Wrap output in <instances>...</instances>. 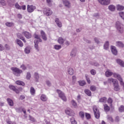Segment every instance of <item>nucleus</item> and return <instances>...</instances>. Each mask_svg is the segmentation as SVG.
<instances>
[{"mask_svg":"<svg viewBox=\"0 0 124 124\" xmlns=\"http://www.w3.org/2000/svg\"><path fill=\"white\" fill-rule=\"evenodd\" d=\"M116 28L118 33H121V34L124 33V25H123L120 21L116 22Z\"/></svg>","mask_w":124,"mask_h":124,"instance_id":"nucleus-1","label":"nucleus"},{"mask_svg":"<svg viewBox=\"0 0 124 124\" xmlns=\"http://www.w3.org/2000/svg\"><path fill=\"white\" fill-rule=\"evenodd\" d=\"M11 70L13 71V74L15 75V76H20L21 74L23 73V71L22 70H20V69L13 67L11 68Z\"/></svg>","mask_w":124,"mask_h":124,"instance_id":"nucleus-2","label":"nucleus"},{"mask_svg":"<svg viewBox=\"0 0 124 124\" xmlns=\"http://www.w3.org/2000/svg\"><path fill=\"white\" fill-rule=\"evenodd\" d=\"M93 111L94 112V115L95 119H99L100 118V112L99 109L96 106H94L93 107Z\"/></svg>","mask_w":124,"mask_h":124,"instance_id":"nucleus-3","label":"nucleus"},{"mask_svg":"<svg viewBox=\"0 0 124 124\" xmlns=\"http://www.w3.org/2000/svg\"><path fill=\"white\" fill-rule=\"evenodd\" d=\"M57 93H58L59 97L63 100V101H64L65 102L67 101V99L66 98V96H65V94L62 92V91L57 89Z\"/></svg>","mask_w":124,"mask_h":124,"instance_id":"nucleus-4","label":"nucleus"},{"mask_svg":"<svg viewBox=\"0 0 124 124\" xmlns=\"http://www.w3.org/2000/svg\"><path fill=\"white\" fill-rule=\"evenodd\" d=\"M112 75H113V77H114V78L118 79V80L120 81V84H123V78H122V77L121 75H120V74L114 73Z\"/></svg>","mask_w":124,"mask_h":124,"instance_id":"nucleus-5","label":"nucleus"},{"mask_svg":"<svg viewBox=\"0 0 124 124\" xmlns=\"http://www.w3.org/2000/svg\"><path fill=\"white\" fill-rule=\"evenodd\" d=\"M36 8L35 7V6H33L32 5H28L27 11H28V12H29V13H31L33 12V11H34V10Z\"/></svg>","mask_w":124,"mask_h":124,"instance_id":"nucleus-6","label":"nucleus"},{"mask_svg":"<svg viewBox=\"0 0 124 124\" xmlns=\"http://www.w3.org/2000/svg\"><path fill=\"white\" fill-rule=\"evenodd\" d=\"M44 14L46 15V16H50V15H52V14H53V11H52L50 9H44Z\"/></svg>","mask_w":124,"mask_h":124,"instance_id":"nucleus-7","label":"nucleus"},{"mask_svg":"<svg viewBox=\"0 0 124 124\" xmlns=\"http://www.w3.org/2000/svg\"><path fill=\"white\" fill-rule=\"evenodd\" d=\"M99 3L102 5H108L110 4V0H98Z\"/></svg>","mask_w":124,"mask_h":124,"instance_id":"nucleus-8","label":"nucleus"},{"mask_svg":"<svg viewBox=\"0 0 124 124\" xmlns=\"http://www.w3.org/2000/svg\"><path fill=\"white\" fill-rule=\"evenodd\" d=\"M110 50L112 54L114 55V56H117L118 55V50H117V48H116V46H111Z\"/></svg>","mask_w":124,"mask_h":124,"instance_id":"nucleus-9","label":"nucleus"},{"mask_svg":"<svg viewBox=\"0 0 124 124\" xmlns=\"http://www.w3.org/2000/svg\"><path fill=\"white\" fill-rule=\"evenodd\" d=\"M9 88L10 90H12L14 92H15L16 93H20V91L18 89L16 88V87L15 86L11 85L9 86Z\"/></svg>","mask_w":124,"mask_h":124,"instance_id":"nucleus-10","label":"nucleus"},{"mask_svg":"<svg viewBox=\"0 0 124 124\" xmlns=\"http://www.w3.org/2000/svg\"><path fill=\"white\" fill-rule=\"evenodd\" d=\"M114 90L115 92H119L121 90L120 86L119 85V82L117 81L113 84Z\"/></svg>","mask_w":124,"mask_h":124,"instance_id":"nucleus-11","label":"nucleus"},{"mask_svg":"<svg viewBox=\"0 0 124 124\" xmlns=\"http://www.w3.org/2000/svg\"><path fill=\"white\" fill-rule=\"evenodd\" d=\"M40 33H41V36L42 39L43 40H44L45 41H46L47 35H46V33H45V32H44V31H43V30H41Z\"/></svg>","mask_w":124,"mask_h":124,"instance_id":"nucleus-12","label":"nucleus"},{"mask_svg":"<svg viewBox=\"0 0 124 124\" xmlns=\"http://www.w3.org/2000/svg\"><path fill=\"white\" fill-rule=\"evenodd\" d=\"M77 55V49L74 48L71 51L70 56L72 58H75V56Z\"/></svg>","mask_w":124,"mask_h":124,"instance_id":"nucleus-13","label":"nucleus"},{"mask_svg":"<svg viewBox=\"0 0 124 124\" xmlns=\"http://www.w3.org/2000/svg\"><path fill=\"white\" fill-rule=\"evenodd\" d=\"M22 34H24V36H25L26 38H28V39H30V38H31V33L28 31L23 32Z\"/></svg>","mask_w":124,"mask_h":124,"instance_id":"nucleus-14","label":"nucleus"},{"mask_svg":"<svg viewBox=\"0 0 124 124\" xmlns=\"http://www.w3.org/2000/svg\"><path fill=\"white\" fill-rule=\"evenodd\" d=\"M116 62L118 64L122 66V67H124V62L122 60L120 59H117L116 60Z\"/></svg>","mask_w":124,"mask_h":124,"instance_id":"nucleus-15","label":"nucleus"},{"mask_svg":"<svg viewBox=\"0 0 124 124\" xmlns=\"http://www.w3.org/2000/svg\"><path fill=\"white\" fill-rule=\"evenodd\" d=\"M116 46L119 48H124V44L121 41H117L115 43Z\"/></svg>","mask_w":124,"mask_h":124,"instance_id":"nucleus-16","label":"nucleus"},{"mask_svg":"<svg viewBox=\"0 0 124 124\" xmlns=\"http://www.w3.org/2000/svg\"><path fill=\"white\" fill-rule=\"evenodd\" d=\"M62 2L65 7H67L68 8L70 7V2L69 1H68L67 0H63Z\"/></svg>","mask_w":124,"mask_h":124,"instance_id":"nucleus-17","label":"nucleus"},{"mask_svg":"<svg viewBox=\"0 0 124 124\" xmlns=\"http://www.w3.org/2000/svg\"><path fill=\"white\" fill-rule=\"evenodd\" d=\"M34 47L35 48L36 50L37 51V52H39V48L38 47V44L39 43V42L37 40H34Z\"/></svg>","mask_w":124,"mask_h":124,"instance_id":"nucleus-18","label":"nucleus"},{"mask_svg":"<svg viewBox=\"0 0 124 124\" xmlns=\"http://www.w3.org/2000/svg\"><path fill=\"white\" fill-rule=\"evenodd\" d=\"M108 8L110 11L114 12L116 10V7L114 5H110L108 6Z\"/></svg>","mask_w":124,"mask_h":124,"instance_id":"nucleus-19","label":"nucleus"},{"mask_svg":"<svg viewBox=\"0 0 124 124\" xmlns=\"http://www.w3.org/2000/svg\"><path fill=\"white\" fill-rule=\"evenodd\" d=\"M113 72L110 71L109 70H108L105 73V75L107 77H111V76L113 75Z\"/></svg>","mask_w":124,"mask_h":124,"instance_id":"nucleus-20","label":"nucleus"},{"mask_svg":"<svg viewBox=\"0 0 124 124\" xmlns=\"http://www.w3.org/2000/svg\"><path fill=\"white\" fill-rule=\"evenodd\" d=\"M7 101L10 106H14V103L13 102V100H12L11 99L8 98L7 99Z\"/></svg>","mask_w":124,"mask_h":124,"instance_id":"nucleus-21","label":"nucleus"},{"mask_svg":"<svg viewBox=\"0 0 124 124\" xmlns=\"http://www.w3.org/2000/svg\"><path fill=\"white\" fill-rule=\"evenodd\" d=\"M55 22L56 23L58 27H59V28H62V22L60 21V19H59V18H57L55 19Z\"/></svg>","mask_w":124,"mask_h":124,"instance_id":"nucleus-22","label":"nucleus"},{"mask_svg":"<svg viewBox=\"0 0 124 124\" xmlns=\"http://www.w3.org/2000/svg\"><path fill=\"white\" fill-rule=\"evenodd\" d=\"M41 99L42 101H47L48 97H47L46 95L43 94L41 96Z\"/></svg>","mask_w":124,"mask_h":124,"instance_id":"nucleus-23","label":"nucleus"},{"mask_svg":"<svg viewBox=\"0 0 124 124\" xmlns=\"http://www.w3.org/2000/svg\"><path fill=\"white\" fill-rule=\"evenodd\" d=\"M16 42L17 43V45H19L20 47H23V46H24V44H23V42H22V41L20 40L19 39H16Z\"/></svg>","mask_w":124,"mask_h":124,"instance_id":"nucleus-24","label":"nucleus"},{"mask_svg":"<svg viewBox=\"0 0 124 124\" xmlns=\"http://www.w3.org/2000/svg\"><path fill=\"white\" fill-rule=\"evenodd\" d=\"M104 49L105 50H108L109 49V41H107L104 45Z\"/></svg>","mask_w":124,"mask_h":124,"instance_id":"nucleus-25","label":"nucleus"},{"mask_svg":"<svg viewBox=\"0 0 124 124\" xmlns=\"http://www.w3.org/2000/svg\"><path fill=\"white\" fill-rule=\"evenodd\" d=\"M25 54H30L31 53V47L30 46H27L24 50Z\"/></svg>","mask_w":124,"mask_h":124,"instance_id":"nucleus-26","label":"nucleus"},{"mask_svg":"<svg viewBox=\"0 0 124 124\" xmlns=\"http://www.w3.org/2000/svg\"><path fill=\"white\" fill-rule=\"evenodd\" d=\"M84 93H86L88 96H92V92L89 89H85L84 90Z\"/></svg>","mask_w":124,"mask_h":124,"instance_id":"nucleus-27","label":"nucleus"},{"mask_svg":"<svg viewBox=\"0 0 124 124\" xmlns=\"http://www.w3.org/2000/svg\"><path fill=\"white\" fill-rule=\"evenodd\" d=\"M118 81L117 79H113L112 78H109L108 79V83H113V85L116 83Z\"/></svg>","mask_w":124,"mask_h":124,"instance_id":"nucleus-28","label":"nucleus"},{"mask_svg":"<svg viewBox=\"0 0 124 124\" xmlns=\"http://www.w3.org/2000/svg\"><path fill=\"white\" fill-rule=\"evenodd\" d=\"M104 107L105 112H109L110 111V107L108 106V105L105 104L104 105Z\"/></svg>","mask_w":124,"mask_h":124,"instance_id":"nucleus-29","label":"nucleus"},{"mask_svg":"<svg viewBox=\"0 0 124 124\" xmlns=\"http://www.w3.org/2000/svg\"><path fill=\"white\" fill-rule=\"evenodd\" d=\"M66 114H67V115H68V116H70L71 117H73L74 116V115H75V114L74 113V112H70V111L68 110H66L65 111Z\"/></svg>","mask_w":124,"mask_h":124,"instance_id":"nucleus-30","label":"nucleus"},{"mask_svg":"<svg viewBox=\"0 0 124 124\" xmlns=\"http://www.w3.org/2000/svg\"><path fill=\"white\" fill-rule=\"evenodd\" d=\"M68 73L70 74V75H73L74 74V70L73 68L70 67L68 69Z\"/></svg>","mask_w":124,"mask_h":124,"instance_id":"nucleus-31","label":"nucleus"},{"mask_svg":"<svg viewBox=\"0 0 124 124\" xmlns=\"http://www.w3.org/2000/svg\"><path fill=\"white\" fill-rule=\"evenodd\" d=\"M16 85H19V86H25V83L21 80H17L16 81Z\"/></svg>","mask_w":124,"mask_h":124,"instance_id":"nucleus-32","label":"nucleus"},{"mask_svg":"<svg viewBox=\"0 0 124 124\" xmlns=\"http://www.w3.org/2000/svg\"><path fill=\"white\" fill-rule=\"evenodd\" d=\"M124 6L121 5H117V10L119 11H122V10H124Z\"/></svg>","mask_w":124,"mask_h":124,"instance_id":"nucleus-33","label":"nucleus"},{"mask_svg":"<svg viewBox=\"0 0 124 124\" xmlns=\"http://www.w3.org/2000/svg\"><path fill=\"white\" fill-rule=\"evenodd\" d=\"M58 42L59 44H63V42H64V39L62 38V37L59 38L58 40Z\"/></svg>","mask_w":124,"mask_h":124,"instance_id":"nucleus-34","label":"nucleus"},{"mask_svg":"<svg viewBox=\"0 0 124 124\" xmlns=\"http://www.w3.org/2000/svg\"><path fill=\"white\" fill-rule=\"evenodd\" d=\"M30 92L32 95L35 94V89L33 87H31L30 88Z\"/></svg>","mask_w":124,"mask_h":124,"instance_id":"nucleus-35","label":"nucleus"},{"mask_svg":"<svg viewBox=\"0 0 124 124\" xmlns=\"http://www.w3.org/2000/svg\"><path fill=\"white\" fill-rule=\"evenodd\" d=\"M107 101V98L105 97H102L99 99L100 102H104V103H105Z\"/></svg>","mask_w":124,"mask_h":124,"instance_id":"nucleus-36","label":"nucleus"},{"mask_svg":"<svg viewBox=\"0 0 124 124\" xmlns=\"http://www.w3.org/2000/svg\"><path fill=\"white\" fill-rule=\"evenodd\" d=\"M34 78L35 79L36 82H38V79H39V75H38V73H34Z\"/></svg>","mask_w":124,"mask_h":124,"instance_id":"nucleus-37","label":"nucleus"},{"mask_svg":"<svg viewBox=\"0 0 124 124\" xmlns=\"http://www.w3.org/2000/svg\"><path fill=\"white\" fill-rule=\"evenodd\" d=\"M79 115L81 119H84V118H85V113L84 111H80L79 112Z\"/></svg>","mask_w":124,"mask_h":124,"instance_id":"nucleus-38","label":"nucleus"},{"mask_svg":"<svg viewBox=\"0 0 124 124\" xmlns=\"http://www.w3.org/2000/svg\"><path fill=\"white\" fill-rule=\"evenodd\" d=\"M71 124H77V122L75 121V119L73 117L70 119Z\"/></svg>","mask_w":124,"mask_h":124,"instance_id":"nucleus-39","label":"nucleus"},{"mask_svg":"<svg viewBox=\"0 0 124 124\" xmlns=\"http://www.w3.org/2000/svg\"><path fill=\"white\" fill-rule=\"evenodd\" d=\"M90 90L92 92H95L96 91V87L94 85H92L90 87Z\"/></svg>","mask_w":124,"mask_h":124,"instance_id":"nucleus-40","label":"nucleus"},{"mask_svg":"<svg viewBox=\"0 0 124 124\" xmlns=\"http://www.w3.org/2000/svg\"><path fill=\"white\" fill-rule=\"evenodd\" d=\"M6 26L7 27H13L14 26V24L12 22H7L5 23Z\"/></svg>","mask_w":124,"mask_h":124,"instance_id":"nucleus-41","label":"nucleus"},{"mask_svg":"<svg viewBox=\"0 0 124 124\" xmlns=\"http://www.w3.org/2000/svg\"><path fill=\"white\" fill-rule=\"evenodd\" d=\"M0 3L3 6H5L6 5V2H5V0H0Z\"/></svg>","mask_w":124,"mask_h":124,"instance_id":"nucleus-42","label":"nucleus"},{"mask_svg":"<svg viewBox=\"0 0 124 124\" xmlns=\"http://www.w3.org/2000/svg\"><path fill=\"white\" fill-rule=\"evenodd\" d=\"M31 73L28 72L27 74L26 78L27 80H30L31 79Z\"/></svg>","mask_w":124,"mask_h":124,"instance_id":"nucleus-43","label":"nucleus"},{"mask_svg":"<svg viewBox=\"0 0 124 124\" xmlns=\"http://www.w3.org/2000/svg\"><path fill=\"white\" fill-rule=\"evenodd\" d=\"M119 111L121 113L124 112V106H120V107L119 108Z\"/></svg>","mask_w":124,"mask_h":124,"instance_id":"nucleus-44","label":"nucleus"},{"mask_svg":"<svg viewBox=\"0 0 124 124\" xmlns=\"http://www.w3.org/2000/svg\"><path fill=\"white\" fill-rule=\"evenodd\" d=\"M61 48H62V46L61 45H55L54 46V49H55L56 50H60V49H61Z\"/></svg>","mask_w":124,"mask_h":124,"instance_id":"nucleus-45","label":"nucleus"},{"mask_svg":"<svg viewBox=\"0 0 124 124\" xmlns=\"http://www.w3.org/2000/svg\"><path fill=\"white\" fill-rule=\"evenodd\" d=\"M94 40L95 42L96 43H97V44H99V43H100V41H101L100 39H98L97 38H95L94 39Z\"/></svg>","mask_w":124,"mask_h":124,"instance_id":"nucleus-46","label":"nucleus"},{"mask_svg":"<svg viewBox=\"0 0 124 124\" xmlns=\"http://www.w3.org/2000/svg\"><path fill=\"white\" fill-rule=\"evenodd\" d=\"M85 117L87 120L91 119V114L88 113H85Z\"/></svg>","mask_w":124,"mask_h":124,"instance_id":"nucleus-47","label":"nucleus"},{"mask_svg":"<svg viewBox=\"0 0 124 124\" xmlns=\"http://www.w3.org/2000/svg\"><path fill=\"white\" fill-rule=\"evenodd\" d=\"M16 35L17 38H19V39H22L24 37H23V35H22L20 33H17Z\"/></svg>","mask_w":124,"mask_h":124,"instance_id":"nucleus-48","label":"nucleus"},{"mask_svg":"<svg viewBox=\"0 0 124 124\" xmlns=\"http://www.w3.org/2000/svg\"><path fill=\"white\" fill-rule=\"evenodd\" d=\"M92 75H95L96 74V71L94 69H92L90 71Z\"/></svg>","mask_w":124,"mask_h":124,"instance_id":"nucleus-49","label":"nucleus"},{"mask_svg":"<svg viewBox=\"0 0 124 124\" xmlns=\"http://www.w3.org/2000/svg\"><path fill=\"white\" fill-rule=\"evenodd\" d=\"M119 15L121 18L124 20V12H121L119 13Z\"/></svg>","mask_w":124,"mask_h":124,"instance_id":"nucleus-50","label":"nucleus"},{"mask_svg":"<svg viewBox=\"0 0 124 124\" xmlns=\"http://www.w3.org/2000/svg\"><path fill=\"white\" fill-rule=\"evenodd\" d=\"M79 84L80 86H85V85H86V82L85 81H79Z\"/></svg>","mask_w":124,"mask_h":124,"instance_id":"nucleus-51","label":"nucleus"},{"mask_svg":"<svg viewBox=\"0 0 124 124\" xmlns=\"http://www.w3.org/2000/svg\"><path fill=\"white\" fill-rule=\"evenodd\" d=\"M29 118L30 121L32 122V123H34V122H35V119H34V118H33L32 116L29 115Z\"/></svg>","mask_w":124,"mask_h":124,"instance_id":"nucleus-52","label":"nucleus"},{"mask_svg":"<svg viewBox=\"0 0 124 124\" xmlns=\"http://www.w3.org/2000/svg\"><path fill=\"white\" fill-rule=\"evenodd\" d=\"M16 111L18 113H20L22 112V108H16Z\"/></svg>","mask_w":124,"mask_h":124,"instance_id":"nucleus-53","label":"nucleus"},{"mask_svg":"<svg viewBox=\"0 0 124 124\" xmlns=\"http://www.w3.org/2000/svg\"><path fill=\"white\" fill-rule=\"evenodd\" d=\"M108 103H109L110 104L112 105V103H113V100L111 98H109L108 100Z\"/></svg>","mask_w":124,"mask_h":124,"instance_id":"nucleus-54","label":"nucleus"},{"mask_svg":"<svg viewBox=\"0 0 124 124\" xmlns=\"http://www.w3.org/2000/svg\"><path fill=\"white\" fill-rule=\"evenodd\" d=\"M16 8H17V9H21V7L20 5H19V4H18V3H16Z\"/></svg>","mask_w":124,"mask_h":124,"instance_id":"nucleus-55","label":"nucleus"},{"mask_svg":"<svg viewBox=\"0 0 124 124\" xmlns=\"http://www.w3.org/2000/svg\"><path fill=\"white\" fill-rule=\"evenodd\" d=\"M5 48L6 49V50H7V51H8V50H10V46H8V45L6 44L5 45Z\"/></svg>","mask_w":124,"mask_h":124,"instance_id":"nucleus-56","label":"nucleus"},{"mask_svg":"<svg viewBox=\"0 0 124 124\" xmlns=\"http://www.w3.org/2000/svg\"><path fill=\"white\" fill-rule=\"evenodd\" d=\"M71 103L73 106H77V103H76V102L74 101V100H72Z\"/></svg>","mask_w":124,"mask_h":124,"instance_id":"nucleus-57","label":"nucleus"},{"mask_svg":"<svg viewBox=\"0 0 124 124\" xmlns=\"http://www.w3.org/2000/svg\"><path fill=\"white\" fill-rule=\"evenodd\" d=\"M83 40L84 41H85V42H86V43H92V42L85 38H83Z\"/></svg>","mask_w":124,"mask_h":124,"instance_id":"nucleus-58","label":"nucleus"},{"mask_svg":"<svg viewBox=\"0 0 124 124\" xmlns=\"http://www.w3.org/2000/svg\"><path fill=\"white\" fill-rule=\"evenodd\" d=\"M85 77L88 84H91V80L90 79V78H89L87 76H85Z\"/></svg>","mask_w":124,"mask_h":124,"instance_id":"nucleus-59","label":"nucleus"},{"mask_svg":"<svg viewBox=\"0 0 124 124\" xmlns=\"http://www.w3.org/2000/svg\"><path fill=\"white\" fill-rule=\"evenodd\" d=\"M20 67L23 69V70H26L27 69V67H26L24 64L21 65Z\"/></svg>","mask_w":124,"mask_h":124,"instance_id":"nucleus-60","label":"nucleus"},{"mask_svg":"<svg viewBox=\"0 0 124 124\" xmlns=\"http://www.w3.org/2000/svg\"><path fill=\"white\" fill-rule=\"evenodd\" d=\"M34 38H36V39H39L40 38V36L36 34H34Z\"/></svg>","mask_w":124,"mask_h":124,"instance_id":"nucleus-61","label":"nucleus"},{"mask_svg":"<svg viewBox=\"0 0 124 124\" xmlns=\"http://www.w3.org/2000/svg\"><path fill=\"white\" fill-rule=\"evenodd\" d=\"M93 17H95L96 18H99V15L98 13H95L93 15Z\"/></svg>","mask_w":124,"mask_h":124,"instance_id":"nucleus-62","label":"nucleus"},{"mask_svg":"<svg viewBox=\"0 0 124 124\" xmlns=\"http://www.w3.org/2000/svg\"><path fill=\"white\" fill-rule=\"evenodd\" d=\"M46 85L48 86V87H51V82H50V81L49 80H47L46 81Z\"/></svg>","mask_w":124,"mask_h":124,"instance_id":"nucleus-63","label":"nucleus"},{"mask_svg":"<svg viewBox=\"0 0 124 124\" xmlns=\"http://www.w3.org/2000/svg\"><path fill=\"white\" fill-rule=\"evenodd\" d=\"M4 50V47L0 44V51H3Z\"/></svg>","mask_w":124,"mask_h":124,"instance_id":"nucleus-64","label":"nucleus"}]
</instances>
